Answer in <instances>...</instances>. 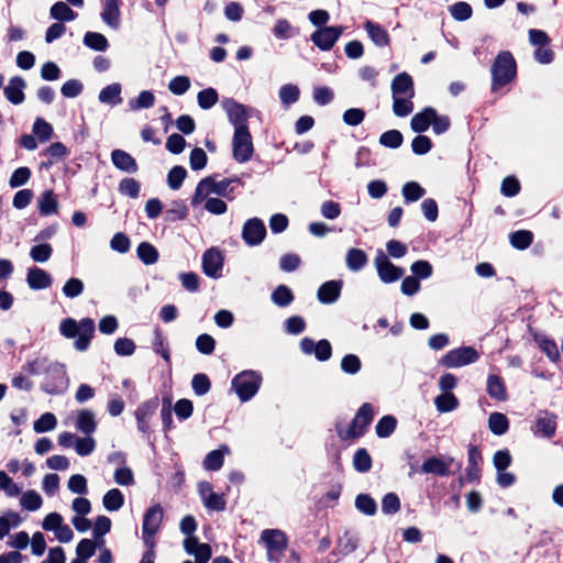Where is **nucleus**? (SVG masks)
Returning <instances> with one entry per match:
<instances>
[{
    "label": "nucleus",
    "instance_id": "5701e85b",
    "mask_svg": "<svg viewBox=\"0 0 563 563\" xmlns=\"http://www.w3.org/2000/svg\"><path fill=\"white\" fill-rule=\"evenodd\" d=\"M343 283L342 280H329L322 284L318 289V300L321 303L330 305L335 302L340 295L342 289Z\"/></svg>",
    "mask_w": 563,
    "mask_h": 563
},
{
    "label": "nucleus",
    "instance_id": "b1692460",
    "mask_svg": "<svg viewBox=\"0 0 563 563\" xmlns=\"http://www.w3.org/2000/svg\"><path fill=\"white\" fill-rule=\"evenodd\" d=\"M111 162L118 169L128 174H135L139 169L135 158L123 150H113Z\"/></svg>",
    "mask_w": 563,
    "mask_h": 563
},
{
    "label": "nucleus",
    "instance_id": "338daca9",
    "mask_svg": "<svg viewBox=\"0 0 563 563\" xmlns=\"http://www.w3.org/2000/svg\"><path fill=\"white\" fill-rule=\"evenodd\" d=\"M31 169L29 167H19L16 168L10 179H9V185L11 188H18V187H21L23 185H25L29 179L31 178Z\"/></svg>",
    "mask_w": 563,
    "mask_h": 563
},
{
    "label": "nucleus",
    "instance_id": "9d476101",
    "mask_svg": "<svg viewBox=\"0 0 563 563\" xmlns=\"http://www.w3.org/2000/svg\"><path fill=\"white\" fill-rule=\"evenodd\" d=\"M344 32V27L338 26H323L314 31L310 35L311 42L321 51H330L341 35Z\"/></svg>",
    "mask_w": 563,
    "mask_h": 563
},
{
    "label": "nucleus",
    "instance_id": "6e6552de",
    "mask_svg": "<svg viewBox=\"0 0 563 563\" xmlns=\"http://www.w3.org/2000/svg\"><path fill=\"white\" fill-rule=\"evenodd\" d=\"M479 358L478 352L472 346H463L449 351L439 361L446 368H456L475 363Z\"/></svg>",
    "mask_w": 563,
    "mask_h": 563
},
{
    "label": "nucleus",
    "instance_id": "6e6d98bb",
    "mask_svg": "<svg viewBox=\"0 0 563 563\" xmlns=\"http://www.w3.org/2000/svg\"><path fill=\"white\" fill-rule=\"evenodd\" d=\"M53 254V247L48 243L36 244L31 247L30 256L34 262L45 263Z\"/></svg>",
    "mask_w": 563,
    "mask_h": 563
},
{
    "label": "nucleus",
    "instance_id": "052dcab7",
    "mask_svg": "<svg viewBox=\"0 0 563 563\" xmlns=\"http://www.w3.org/2000/svg\"><path fill=\"white\" fill-rule=\"evenodd\" d=\"M85 286L81 279L77 277L69 278L63 286V294L69 299L79 297L84 292Z\"/></svg>",
    "mask_w": 563,
    "mask_h": 563
},
{
    "label": "nucleus",
    "instance_id": "4d7b16f0",
    "mask_svg": "<svg viewBox=\"0 0 563 563\" xmlns=\"http://www.w3.org/2000/svg\"><path fill=\"white\" fill-rule=\"evenodd\" d=\"M20 504L24 509L35 511L41 508L43 500L41 495L35 490H27L22 495Z\"/></svg>",
    "mask_w": 563,
    "mask_h": 563
},
{
    "label": "nucleus",
    "instance_id": "7ed1b4c3",
    "mask_svg": "<svg viewBox=\"0 0 563 563\" xmlns=\"http://www.w3.org/2000/svg\"><path fill=\"white\" fill-rule=\"evenodd\" d=\"M238 178H224L217 181L216 176H208L201 179L195 190V194L191 198V206H197L201 203L205 199H207L210 195L214 194L228 199H232L231 196L233 189L231 185L233 183H238Z\"/></svg>",
    "mask_w": 563,
    "mask_h": 563
},
{
    "label": "nucleus",
    "instance_id": "c03bdc74",
    "mask_svg": "<svg viewBox=\"0 0 563 563\" xmlns=\"http://www.w3.org/2000/svg\"><path fill=\"white\" fill-rule=\"evenodd\" d=\"M393 111L397 117H407L413 111L412 98L396 96L393 97Z\"/></svg>",
    "mask_w": 563,
    "mask_h": 563
},
{
    "label": "nucleus",
    "instance_id": "f704fd0d",
    "mask_svg": "<svg viewBox=\"0 0 563 563\" xmlns=\"http://www.w3.org/2000/svg\"><path fill=\"white\" fill-rule=\"evenodd\" d=\"M365 29L367 31L371 40L380 47L388 45L389 35L385 29H383L379 24L374 23L372 21H367L365 23Z\"/></svg>",
    "mask_w": 563,
    "mask_h": 563
},
{
    "label": "nucleus",
    "instance_id": "393cba45",
    "mask_svg": "<svg viewBox=\"0 0 563 563\" xmlns=\"http://www.w3.org/2000/svg\"><path fill=\"white\" fill-rule=\"evenodd\" d=\"M468 466L465 472V481L473 483L479 479L481 476V467L479 463L482 462V453L479 449L475 445H471L468 448Z\"/></svg>",
    "mask_w": 563,
    "mask_h": 563
},
{
    "label": "nucleus",
    "instance_id": "680f3d73",
    "mask_svg": "<svg viewBox=\"0 0 563 563\" xmlns=\"http://www.w3.org/2000/svg\"><path fill=\"white\" fill-rule=\"evenodd\" d=\"M219 96L216 89L207 88L198 92L197 100L201 109L208 110L218 102Z\"/></svg>",
    "mask_w": 563,
    "mask_h": 563
},
{
    "label": "nucleus",
    "instance_id": "69168bd1",
    "mask_svg": "<svg viewBox=\"0 0 563 563\" xmlns=\"http://www.w3.org/2000/svg\"><path fill=\"white\" fill-rule=\"evenodd\" d=\"M187 172L183 166H174L167 175V184L170 189L177 190L181 187Z\"/></svg>",
    "mask_w": 563,
    "mask_h": 563
},
{
    "label": "nucleus",
    "instance_id": "cd10ccee",
    "mask_svg": "<svg viewBox=\"0 0 563 563\" xmlns=\"http://www.w3.org/2000/svg\"><path fill=\"white\" fill-rule=\"evenodd\" d=\"M435 109L428 107L423 109L421 112L416 113L410 122L411 129L415 132L422 133L426 132L431 125L432 119H434Z\"/></svg>",
    "mask_w": 563,
    "mask_h": 563
},
{
    "label": "nucleus",
    "instance_id": "e433bc0d",
    "mask_svg": "<svg viewBox=\"0 0 563 563\" xmlns=\"http://www.w3.org/2000/svg\"><path fill=\"white\" fill-rule=\"evenodd\" d=\"M102 504L108 511H118L124 504V496L120 489L112 488L104 494Z\"/></svg>",
    "mask_w": 563,
    "mask_h": 563
},
{
    "label": "nucleus",
    "instance_id": "8fccbe9b",
    "mask_svg": "<svg viewBox=\"0 0 563 563\" xmlns=\"http://www.w3.org/2000/svg\"><path fill=\"white\" fill-rule=\"evenodd\" d=\"M353 466L360 473H366L372 467V457L366 449H358L353 456Z\"/></svg>",
    "mask_w": 563,
    "mask_h": 563
},
{
    "label": "nucleus",
    "instance_id": "473e14b6",
    "mask_svg": "<svg viewBox=\"0 0 563 563\" xmlns=\"http://www.w3.org/2000/svg\"><path fill=\"white\" fill-rule=\"evenodd\" d=\"M368 257L361 249H350L346 253L345 263L350 271L358 272L365 267Z\"/></svg>",
    "mask_w": 563,
    "mask_h": 563
},
{
    "label": "nucleus",
    "instance_id": "6ab92c4d",
    "mask_svg": "<svg viewBox=\"0 0 563 563\" xmlns=\"http://www.w3.org/2000/svg\"><path fill=\"white\" fill-rule=\"evenodd\" d=\"M261 540L265 543L268 553L280 552L287 545V539L283 531L277 529H265L261 533Z\"/></svg>",
    "mask_w": 563,
    "mask_h": 563
},
{
    "label": "nucleus",
    "instance_id": "f03ea898",
    "mask_svg": "<svg viewBox=\"0 0 563 563\" xmlns=\"http://www.w3.org/2000/svg\"><path fill=\"white\" fill-rule=\"evenodd\" d=\"M492 91L510 84L517 75V64L509 51H501L495 57L492 67Z\"/></svg>",
    "mask_w": 563,
    "mask_h": 563
},
{
    "label": "nucleus",
    "instance_id": "9b49d317",
    "mask_svg": "<svg viewBox=\"0 0 563 563\" xmlns=\"http://www.w3.org/2000/svg\"><path fill=\"white\" fill-rule=\"evenodd\" d=\"M222 108L227 112L228 119L234 126V130L240 128H249L246 122L251 115V108L239 103L231 98H227L222 101Z\"/></svg>",
    "mask_w": 563,
    "mask_h": 563
},
{
    "label": "nucleus",
    "instance_id": "dca6fc26",
    "mask_svg": "<svg viewBox=\"0 0 563 563\" xmlns=\"http://www.w3.org/2000/svg\"><path fill=\"white\" fill-rule=\"evenodd\" d=\"M223 267V257L219 250L212 247L207 250L202 255V271L212 278H218L221 275Z\"/></svg>",
    "mask_w": 563,
    "mask_h": 563
},
{
    "label": "nucleus",
    "instance_id": "5fc2aeb1",
    "mask_svg": "<svg viewBox=\"0 0 563 563\" xmlns=\"http://www.w3.org/2000/svg\"><path fill=\"white\" fill-rule=\"evenodd\" d=\"M397 420L393 416H384L380 418L375 427L376 434L379 438L389 437L396 429Z\"/></svg>",
    "mask_w": 563,
    "mask_h": 563
},
{
    "label": "nucleus",
    "instance_id": "49530a36",
    "mask_svg": "<svg viewBox=\"0 0 563 563\" xmlns=\"http://www.w3.org/2000/svg\"><path fill=\"white\" fill-rule=\"evenodd\" d=\"M426 190L416 181H408L402 186V196L405 202H415L422 198Z\"/></svg>",
    "mask_w": 563,
    "mask_h": 563
},
{
    "label": "nucleus",
    "instance_id": "f257e3e1",
    "mask_svg": "<svg viewBox=\"0 0 563 563\" xmlns=\"http://www.w3.org/2000/svg\"><path fill=\"white\" fill-rule=\"evenodd\" d=\"M96 325L92 319L84 318L77 322L73 318L64 319L59 324V332L68 339L77 336L74 345L77 351L88 350L90 341L93 338Z\"/></svg>",
    "mask_w": 563,
    "mask_h": 563
},
{
    "label": "nucleus",
    "instance_id": "ea45409f",
    "mask_svg": "<svg viewBox=\"0 0 563 563\" xmlns=\"http://www.w3.org/2000/svg\"><path fill=\"white\" fill-rule=\"evenodd\" d=\"M272 301L278 307H287L294 301V294L288 286L279 285L272 292Z\"/></svg>",
    "mask_w": 563,
    "mask_h": 563
},
{
    "label": "nucleus",
    "instance_id": "a18cd8bd",
    "mask_svg": "<svg viewBox=\"0 0 563 563\" xmlns=\"http://www.w3.org/2000/svg\"><path fill=\"white\" fill-rule=\"evenodd\" d=\"M32 131L42 143L49 141L54 133L53 126L42 118L34 121Z\"/></svg>",
    "mask_w": 563,
    "mask_h": 563
},
{
    "label": "nucleus",
    "instance_id": "a211bd4d",
    "mask_svg": "<svg viewBox=\"0 0 563 563\" xmlns=\"http://www.w3.org/2000/svg\"><path fill=\"white\" fill-rule=\"evenodd\" d=\"M157 407H158V399L155 398L153 400L143 402L135 410L137 429L142 433H145V434L150 433V430H151L150 419L155 413Z\"/></svg>",
    "mask_w": 563,
    "mask_h": 563
},
{
    "label": "nucleus",
    "instance_id": "0e129e2a",
    "mask_svg": "<svg viewBox=\"0 0 563 563\" xmlns=\"http://www.w3.org/2000/svg\"><path fill=\"white\" fill-rule=\"evenodd\" d=\"M402 141V134L398 130L386 131L379 137L380 145L388 148H398Z\"/></svg>",
    "mask_w": 563,
    "mask_h": 563
},
{
    "label": "nucleus",
    "instance_id": "423d86ee",
    "mask_svg": "<svg viewBox=\"0 0 563 563\" xmlns=\"http://www.w3.org/2000/svg\"><path fill=\"white\" fill-rule=\"evenodd\" d=\"M373 418V406L368 402L363 404L357 410L345 433L338 431L339 437L342 439H355L362 437L366 432L367 427L372 423Z\"/></svg>",
    "mask_w": 563,
    "mask_h": 563
},
{
    "label": "nucleus",
    "instance_id": "774afa93",
    "mask_svg": "<svg viewBox=\"0 0 563 563\" xmlns=\"http://www.w3.org/2000/svg\"><path fill=\"white\" fill-rule=\"evenodd\" d=\"M96 449V441L91 435L85 438H77L75 441V450L78 455L87 456L91 454Z\"/></svg>",
    "mask_w": 563,
    "mask_h": 563
},
{
    "label": "nucleus",
    "instance_id": "bb28decb",
    "mask_svg": "<svg viewBox=\"0 0 563 563\" xmlns=\"http://www.w3.org/2000/svg\"><path fill=\"white\" fill-rule=\"evenodd\" d=\"M76 429L86 435H91L97 429L95 413L89 409H81L77 412Z\"/></svg>",
    "mask_w": 563,
    "mask_h": 563
},
{
    "label": "nucleus",
    "instance_id": "09e8293b",
    "mask_svg": "<svg viewBox=\"0 0 563 563\" xmlns=\"http://www.w3.org/2000/svg\"><path fill=\"white\" fill-rule=\"evenodd\" d=\"M533 241V234L527 230H518L510 234V243L515 249L526 250Z\"/></svg>",
    "mask_w": 563,
    "mask_h": 563
},
{
    "label": "nucleus",
    "instance_id": "2eb2a0df",
    "mask_svg": "<svg viewBox=\"0 0 563 563\" xmlns=\"http://www.w3.org/2000/svg\"><path fill=\"white\" fill-rule=\"evenodd\" d=\"M266 236L264 222L258 218L249 219L242 229V238L249 246H255L263 242Z\"/></svg>",
    "mask_w": 563,
    "mask_h": 563
},
{
    "label": "nucleus",
    "instance_id": "79ce46f5",
    "mask_svg": "<svg viewBox=\"0 0 563 563\" xmlns=\"http://www.w3.org/2000/svg\"><path fill=\"white\" fill-rule=\"evenodd\" d=\"M84 44L98 52H104L109 46L107 37L97 32H87L84 36Z\"/></svg>",
    "mask_w": 563,
    "mask_h": 563
},
{
    "label": "nucleus",
    "instance_id": "412c9836",
    "mask_svg": "<svg viewBox=\"0 0 563 563\" xmlns=\"http://www.w3.org/2000/svg\"><path fill=\"white\" fill-rule=\"evenodd\" d=\"M25 80L20 76H14L9 80V85L4 87L5 98L13 104H21L24 99Z\"/></svg>",
    "mask_w": 563,
    "mask_h": 563
},
{
    "label": "nucleus",
    "instance_id": "58836bf2",
    "mask_svg": "<svg viewBox=\"0 0 563 563\" xmlns=\"http://www.w3.org/2000/svg\"><path fill=\"white\" fill-rule=\"evenodd\" d=\"M136 253L139 258L145 264V265H152L155 264L158 261V251L155 246H153L148 242H142L139 244L136 249Z\"/></svg>",
    "mask_w": 563,
    "mask_h": 563
},
{
    "label": "nucleus",
    "instance_id": "c85d7f7f",
    "mask_svg": "<svg viewBox=\"0 0 563 563\" xmlns=\"http://www.w3.org/2000/svg\"><path fill=\"white\" fill-rule=\"evenodd\" d=\"M487 394L490 398L505 401L507 399L506 385L503 378L498 375H489L486 384Z\"/></svg>",
    "mask_w": 563,
    "mask_h": 563
},
{
    "label": "nucleus",
    "instance_id": "20e7f679",
    "mask_svg": "<svg viewBox=\"0 0 563 563\" xmlns=\"http://www.w3.org/2000/svg\"><path fill=\"white\" fill-rule=\"evenodd\" d=\"M262 376L255 371H243L232 379V388L241 401H249L258 391Z\"/></svg>",
    "mask_w": 563,
    "mask_h": 563
},
{
    "label": "nucleus",
    "instance_id": "f3484780",
    "mask_svg": "<svg viewBox=\"0 0 563 563\" xmlns=\"http://www.w3.org/2000/svg\"><path fill=\"white\" fill-rule=\"evenodd\" d=\"M532 430L534 434L551 439L556 430V415L549 411L539 412Z\"/></svg>",
    "mask_w": 563,
    "mask_h": 563
},
{
    "label": "nucleus",
    "instance_id": "c9c22d12",
    "mask_svg": "<svg viewBox=\"0 0 563 563\" xmlns=\"http://www.w3.org/2000/svg\"><path fill=\"white\" fill-rule=\"evenodd\" d=\"M459 399L452 393H442L434 398V405L439 412H451L459 407Z\"/></svg>",
    "mask_w": 563,
    "mask_h": 563
},
{
    "label": "nucleus",
    "instance_id": "de8ad7c7",
    "mask_svg": "<svg viewBox=\"0 0 563 563\" xmlns=\"http://www.w3.org/2000/svg\"><path fill=\"white\" fill-rule=\"evenodd\" d=\"M206 489L208 490V497H205L203 505L210 510H224L225 500L223 496L212 492V487L210 484H206Z\"/></svg>",
    "mask_w": 563,
    "mask_h": 563
},
{
    "label": "nucleus",
    "instance_id": "f8f14e48",
    "mask_svg": "<svg viewBox=\"0 0 563 563\" xmlns=\"http://www.w3.org/2000/svg\"><path fill=\"white\" fill-rule=\"evenodd\" d=\"M375 267L378 277L385 284L397 282L405 274V271L401 267L394 265L383 251H379L375 257Z\"/></svg>",
    "mask_w": 563,
    "mask_h": 563
},
{
    "label": "nucleus",
    "instance_id": "c756f323",
    "mask_svg": "<svg viewBox=\"0 0 563 563\" xmlns=\"http://www.w3.org/2000/svg\"><path fill=\"white\" fill-rule=\"evenodd\" d=\"M121 91V85L119 82H114L102 88L99 92L98 99L101 103L112 107L118 106L122 103Z\"/></svg>",
    "mask_w": 563,
    "mask_h": 563
},
{
    "label": "nucleus",
    "instance_id": "3c124183",
    "mask_svg": "<svg viewBox=\"0 0 563 563\" xmlns=\"http://www.w3.org/2000/svg\"><path fill=\"white\" fill-rule=\"evenodd\" d=\"M153 350L159 354L167 364H170V352L168 343L159 330L154 332Z\"/></svg>",
    "mask_w": 563,
    "mask_h": 563
},
{
    "label": "nucleus",
    "instance_id": "39448f33",
    "mask_svg": "<svg viewBox=\"0 0 563 563\" xmlns=\"http://www.w3.org/2000/svg\"><path fill=\"white\" fill-rule=\"evenodd\" d=\"M45 374V379L41 386L43 391L49 395H58L68 388L69 379L64 365L51 363Z\"/></svg>",
    "mask_w": 563,
    "mask_h": 563
},
{
    "label": "nucleus",
    "instance_id": "603ef678",
    "mask_svg": "<svg viewBox=\"0 0 563 563\" xmlns=\"http://www.w3.org/2000/svg\"><path fill=\"white\" fill-rule=\"evenodd\" d=\"M118 190L121 195L130 197L132 199H136L140 195L141 185L134 178H123L119 183Z\"/></svg>",
    "mask_w": 563,
    "mask_h": 563
},
{
    "label": "nucleus",
    "instance_id": "4c0bfd02",
    "mask_svg": "<svg viewBox=\"0 0 563 563\" xmlns=\"http://www.w3.org/2000/svg\"><path fill=\"white\" fill-rule=\"evenodd\" d=\"M488 428L496 435L505 434L509 429L508 418L500 412H493L488 418Z\"/></svg>",
    "mask_w": 563,
    "mask_h": 563
},
{
    "label": "nucleus",
    "instance_id": "7c9ffc66",
    "mask_svg": "<svg viewBox=\"0 0 563 563\" xmlns=\"http://www.w3.org/2000/svg\"><path fill=\"white\" fill-rule=\"evenodd\" d=\"M229 453L230 449L225 444L221 445L219 450L209 452L203 460V467L207 471H219L223 465L224 454Z\"/></svg>",
    "mask_w": 563,
    "mask_h": 563
},
{
    "label": "nucleus",
    "instance_id": "a878e982",
    "mask_svg": "<svg viewBox=\"0 0 563 563\" xmlns=\"http://www.w3.org/2000/svg\"><path fill=\"white\" fill-rule=\"evenodd\" d=\"M101 19L107 25L117 30L120 26V0H106Z\"/></svg>",
    "mask_w": 563,
    "mask_h": 563
},
{
    "label": "nucleus",
    "instance_id": "2f4dec72",
    "mask_svg": "<svg viewBox=\"0 0 563 563\" xmlns=\"http://www.w3.org/2000/svg\"><path fill=\"white\" fill-rule=\"evenodd\" d=\"M49 15L58 22H70L77 19L78 13L65 2L58 1L51 7Z\"/></svg>",
    "mask_w": 563,
    "mask_h": 563
},
{
    "label": "nucleus",
    "instance_id": "4be33fe9",
    "mask_svg": "<svg viewBox=\"0 0 563 563\" xmlns=\"http://www.w3.org/2000/svg\"><path fill=\"white\" fill-rule=\"evenodd\" d=\"M26 282L31 289L41 290L51 287L53 278L46 271L40 267H31L27 271Z\"/></svg>",
    "mask_w": 563,
    "mask_h": 563
},
{
    "label": "nucleus",
    "instance_id": "1a4fd4ad",
    "mask_svg": "<svg viewBox=\"0 0 563 563\" xmlns=\"http://www.w3.org/2000/svg\"><path fill=\"white\" fill-rule=\"evenodd\" d=\"M164 511L159 504H156L150 507L143 517L142 525V533L145 544H150L153 547V541L151 539L157 533L159 530L161 523L163 521Z\"/></svg>",
    "mask_w": 563,
    "mask_h": 563
},
{
    "label": "nucleus",
    "instance_id": "72a5a7b5",
    "mask_svg": "<svg viewBox=\"0 0 563 563\" xmlns=\"http://www.w3.org/2000/svg\"><path fill=\"white\" fill-rule=\"evenodd\" d=\"M38 212L42 216H51L57 212L58 202L56 196L52 190H45L38 198L37 201Z\"/></svg>",
    "mask_w": 563,
    "mask_h": 563
},
{
    "label": "nucleus",
    "instance_id": "0eeeda50",
    "mask_svg": "<svg viewBox=\"0 0 563 563\" xmlns=\"http://www.w3.org/2000/svg\"><path fill=\"white\" fill-rule=\"evenodd\" d=\"M233 158L238 163L249 162L254 153V145L249 128H240L234 130L232 137Z\"/></svg>",
    "mask_w": 563,
    "mask_h": 563
},
{
    "label": "nucleus",
    "instance_id": "4468645a",
    "mask_svg": "<svg viewBox=\"0 0 563 563\" xmlns=\"http://www.w3.org/2000/svg\"><path fill=\"white\" fill-rule=\"evenodd\" d=\"M300 350L306 355L314 354L316 358L320 362L328 361L332 355V346L325 339L314 342L306 336L300 341Z\"/></svg>",
    "mask_w": 563,
    "mask_h": 563
},
{
    "label": "nucleus",
    "instance_id": "864d4df0",
    "mask_svg": "<svg viewBox=\"0 0 563 563\" xmlns=\"http://www.w3.org/2000/svg\"><path fill=\"white\" fill-rule=\"evenodd\" d=\"M57 426V419L52 412L43 413L36 421H34L33 429L37 433L52 431Z\"/></svg>",
    "mask_w": 563,
    "mask_h": 563
},
{
    "label": "nucleus",
    "instance_id": "aec40b11",
    "mask_svg": "<svg viewBox=\"0 0 563 563\" xmlns=\"http://www.w3.org/2000/svg\"><path fill=\"white\" fill-rule=\"evenodd\" d=\"M391 93L393 97L404 96L413 98L415 88L412 77L408 73L398 74L391 81Z\"/></svg>",
    "mask_w": 563,
    "mask_h": 563
},
{
    "label": "nucleus",
    "instance_id": "bf43d9fd",
    "mask_svg": "<svg viewBox=\"0 0 563 563\" xmlns=\"http://www.w3.org/2000/svg\"><path fill=\"white\" fill-rule=\"evenodd\" d=\"M355 507L367 516L376 514L377 505L376 501L367 494H360L355 499Z\"/></svg>",
    "mask_w": 563,
    "mask_h": 563
},
{
    "label": "nucleus",
    "instance_id": "ddd939ff",
    "mask_svg": "<svg viewBox=\"0 0 563 563\" xmlns=\"http://www.w3.org/2000/svg\"><path fill=\"white\" fill-rule=\"evenodd\" d=\"M455 464L457 470H461V463H455L452 456H430L421 465V472L424 474H432L437 476H448L450 467Z\"/></svg>",
    "mask_w": 563,
    "mask_h": 563
},
{
    "label": "nucleus",
    "instance_id": "a19ab883",
    "mask_svg": "<svg viewBox=\"0 0 563 563\" xmlns=\"http://www.w3.org/2000/svg\"><path fill=\"white\" fill-rule=\"evenodd\" d=\"M155 103V96L150 90H143L139 93V96L129 101V107L133 111H137L141 109H148L153 107Z\"/></svg>",
    "mask_w": 563,
    "mask_h": 563
},
{
    "label": "nucleus",
    "instance_id": "e2e57ef3",
    "mask_svg": "<svg viewBox=\"0 0 563 563\" xmlns=\"http://www.w3.org/2000/svg\"><path fill=\"white\" fill-rule=\"evenodd\" d=\"M295 33L294 26L286 19H278L273 27V34L278 40H288Z\"/></svg>",
    "mask_w": 563,
    "mask_h": 563
},
{
    "label": "nucleus",
    "instance_id": "37998d69",
    "mask_svg": "<svg viewBox=\"0 0 563 563\" xmlns=\"http://www.w3.org/2000/svg\"><path fill=\"white\" fill-rule=\"evenodd\" d=\"M536 341L539 347L547 354V356L555 362L560 358V352L556 343L547 335H536Z\"/></svg>",
    "mask_w": 563,
    "mask_h": 563
},
{
    "label": "nucleus",
    "instance_id": "13d9d810",
    "mask_svg": "<svg viewBox=\"0 0 563 563\" xmlns=\"http://www.w3.org/2000/svg\"><path fill=\"white\" fill-rule=\"evenodd\" d=\"M452 18L456 21H466L473 14L471 4L464 1H459L452 4L449 9Z\"/></svg>",
    "mask_w": 563,
    "mask_h": 563
}]
</instances>
